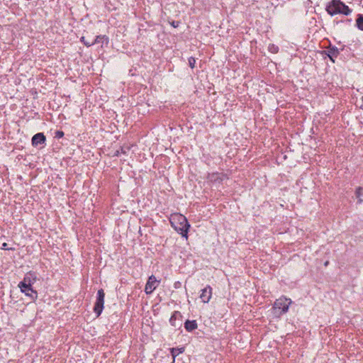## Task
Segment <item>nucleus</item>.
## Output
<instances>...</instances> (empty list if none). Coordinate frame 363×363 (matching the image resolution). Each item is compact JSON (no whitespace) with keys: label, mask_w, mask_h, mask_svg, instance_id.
Returning <instances> with one entry per match:
<instances>
[{"label":"nucleus","mask_w":363,"mask_h":363,"mask_svg":"<svg viewBox=\"0 0 363 363\" xmlns=\"http://www.w3.org/2000/svg\"><path fill=\"white\" fill-rule=\"evenodd\" d=\"M169 221L175 230L180 233L182 237L187 238V233L190 225L184 216L180 213L172 214Z\"/></svg>","instance_id":"f257e3e1"},{"label":"nucleus","mask_w":363,"mask_h":363,"mask_svg":"<svg viewBox=\"0 0 363 363\" xmlns=\"http://www.w3.org/2000/svg\"><path fill=\"white\" fill-rule=\"evenodd\" d=\"M292 303L290 298L281 296L277 299L273 305L272 313L275 317H280L289 311V306Z\"/></svg>","instance_id":"f03ea898"},{"label":"nucleus","mask_w":363,"mask_h":363,"mask_svg":"<svg viewBox=\"0 0 363 363\" xmlns=\"http://www.w3.org/2000/svg\"><path fill=\"white\" fill-rule=\"evenodd\" d=\"M327 11L330 15L343 13L347 16L351 13V10L349 9V7L340 0L332 1L327 7Z\"/></svg>","instance_id":"7ed1b4c3"},{"label":"nucleus","mask_w":363,"mask_h":363,"mask_svg":"<svg viewBox=\"0 0 363 363\" xmlns=\"http://www.w3.org/2000/svg\"><path fill=\"white\" fill-rule=\"evenodd\" d=\"M105 294L103 289H99L97 292V299L94 305V312L99 316L104 308Z\"/></svg>","instance_id":"20e7f679"},{"label":"nucleus","mask_w":363,"mask_h":363,"mask_svg":"<svg viewBox=\"0 0 363 363\" xmlns=\"http://www.w3.org/2000/svg\"><path fill=\"white\" fill-rule=\"evenodd\" d=\"M158 281L154 275L149 277L145 287V292L146 294H150L157 288Z\"/></svg>","instance_id":"39448f33"},{"label":"nucleus","mask_w":363,"mask_h":363,"mask_svg":"<svg viewBox=\"0 0 363 363\" xmlns=\"http://www.w3.org/2000/svg\"><path fill=\"white\" fill-rule=\"evenodd\" d=\"M212 296V288L210 286H207L203 289L201 290V294L200 295V298L201 301L204 303H208Z\"/></svg>","instance_id":"423d86ee"},{"label":"nucleus","mask_w":363,"mask_h":363,"mask_svg":"<svg viewBox=\"0 0 363 363\" xmlns=\"http://www.w3.org/2000/svg\"><path fill=\"white\" fill-rule=\"evenodd\" d=\"M101 40H106V43H108V38L105 35H97L94 40H91V42H85V37L83 36L81 38V41L87 47L99 43Z\"/></svg>","instance_id":"0eeeda50"},{"label":"nucleus","mask_w":363,"mask_h":363,"mask_svg":"<svg viewBox=\"0 0 363 363\" xmlns=\"http://www.w3.org/2000/svg\"><path fill=\"white\" fill-rule=\"evenodd\" d=\"M45 141V136L43 133H39L33 135L32 138V145L37 146L39 144H43Z\"/></svg>","instance_id":"6e6552de"},{"label":"nucleus","mask_w":363,"mask_h":363,"mask_svg":"<svg viewBox=\"0 0 363 363\" xmlns=\"http://www.w3.org/2000/svg\"><path fill=\"white\" fill-rule=\"evenodd\" d=\"M32 284L33 281L31 280L30 277L28 275H26L23 280L18 284V287L21 289L22 292H26V288L28 286H31Z\"/></svg>","instance_id":"1a4fd4ad"},{"label":"nucleus","mask_w":363,"mask_h":363,"mask_svg":"<svg viewBox=\"0 0 363 363\" xmlns=\"http://www.w3.org/2000/svg\"><path fill=\"white\" fill-rule=\"evenodd\" d=\"M197 323L196 320H187L184 323L185 329L189 331H193L194 330L197 328Z\"/></svg>","instance_id":"9d476101"},{"label":"nucleus","mask_w":363,"mask_h":363,"mask_svg":"<svg viewBox=\"0 0 363 363\" xmlns=\"http://www.w3.org/2000/svg\"><path fill=\"white\" fill-rule=\"evenodd\" d=\"M181 317V314L178 311H175L174 312V313L172 315L170 319H169V322L171 323V325L174 327H178V326H180L181 324L180 323H176V320Z\"/></svg>","instance_id":"9b49d317"},{"label":"nucleus","mask_w":363,"mask_h":363,"mask_svg":"<svg viewBox=\"0 0 363 363\" xmlns=\"http://www.w3.org/2000/svg\"><path fill=\"white\" fill-rule=\"evenodd\" d=\"M339 50L336 48H330L328 50V56L330 57V59L334 62V58L337 57L339 55Z\"/></svg>","instance_id":"f8f14e48"},{"label":"nucleus","mask_w":363,"mask_h":363,"mask_svg":"<svg viewBox=\"0 0 363 363\" xmlns=\"http://www.w3.org/2000/svg\"><path fill=\"white\" fill-rule=\"evenodd\" d=\"M23 293L26 296L31 297L33 299H35L38 297L37 292L31 288V286H28L26 288V291Z\"/></svg>","instance_id":"ddd939ff"},{"label":"nucleus","mask_w":363,"mask_h":363,"mask_svg":"<svg viewBox=\"0 0 363 363\" xmlns=\"http://www.w3.org/2000/svg\"><path fill=\"white\" fill-rule=\"evenodd\" d=\"M355 194H356V197L358 199V203H362L363 202V199H362V196H363V188L358 187L356 189Z\"/></svg>","instance_id":"4468645a"},{"label":"nucleus","mask_w":363,"mask_h":363,"mask_svg":"<svg viewBox=\"0 0 363 363\" xmlns=\"http://www.w3.org/2000/svg\"><path fill=\"white\" fill-rule=\"evenodd\" d=\"M184 349L183 347L181 348H172L171 349V354L174 359L177 356H178L179 354L184 352Z\"/></svg>","instance_id":"2eb2a0df"},{"label":"nucleus","mask_w":363,"mask_h":363,"mask_svg":"<svg viewBox=\"0 0 363 363\" xmlns=\"http://www.w3.org/2000/svg\"><path fill=\"white\" fill-rule=\"evenodd\" d=\"M356 24L359 30H363V15H358L357 18L356 20Z\"/></svg>","instance_id":"dca6fc26"},{"label":"nucleus","mask_w":363,"mask_h":363,"mask_svg":"<svg viewBox=\"0 0 363 363\" xmlns=\"http://www.w3.org/2000/svg\"><path fill=\"white\" fill-rule=\"evenodd\" d=\"M278 47L274 45H269V50L272 52V53H277L278 52Z\"/></svg>","instance_id":"f3484780"},{"label":"nucleus","mask_w":363,"mask_h":363,"mask_svg":"<svg viewBox=\"0 0 363 363\" xmlns=\"http://www.w3.org/2000/svg\"><path fill=\"white\" fill-rule=\"evenodd\" d=\"M196 60L194 57L189 58V65L191 68H194L195 67Z\"/></svg>","instance_id":"a211bd4d"},{"label":"nucleus","mask_w":363,"mask_h":363,"mask_svg":"<svg viewBox=\"0 0 363 363\" xmlns=\"http://www.w3.org/2000/svg\"><path fill=\"white\" fill-rule=\"evenodd\" d=\"M64 136V133L61 130H57L55 133V137L56 138H61Z\"/></svg>","instance_id":"6ab92c4d"},{"label":"nucleus","mask_w":363,"mask_h":363,"mask_svg":"<svg viewBox=\"0 0 363 363\" xmlns=\"http://www.w3.org/2000/svg\"><path fill=\"white\" fill-rule=\"evenodd\" d=\"M179 21H172L171 23V25L174 27V28H177L179 26Z\"/></svg>","instance_id":"aec40b11"},{"label":"nucleus","mask_w":363,"mask_h":363,"mask_svg":"<svg viewBox=\"0 0 363 363\" xmlns=\"http://www.w3.org/2000/svg\"><path fill=\"white\" fill-rule=\"evenodd\" d=\"M7 247V244L6 242H4L3 245H2V247L1 249H4V250H9V248L6 247Z\"/></svg>","instance_id":"412c9836"},{"label":"nucleus","mask_w":363,"mask_h":363,"mask_svg":"<svg viewBox=\"0 0 363 363\" xmlns=\"http://www.w3.org/2000/svg\"><path fill=\"white\" fill-rule=\"evenodd\" d=\"M324 264L325 266H327L328 264V261L325 262Z\"/></svg>","instance_id":"4be33fe9"},{"label":"nucleus","mask_w":363,"mask_h":363,"mask_svg":"<svg viewBox=\"0 0 363 363\" xmlns=\"http://www.w3.org/2000/svg\"><path fill=\"white\" fill-rule=\"evenodd\" d=\"M85 42H91V40H86L85 39Z\"/></svg>","instance_id":"5701e85b"}]
</instances>
